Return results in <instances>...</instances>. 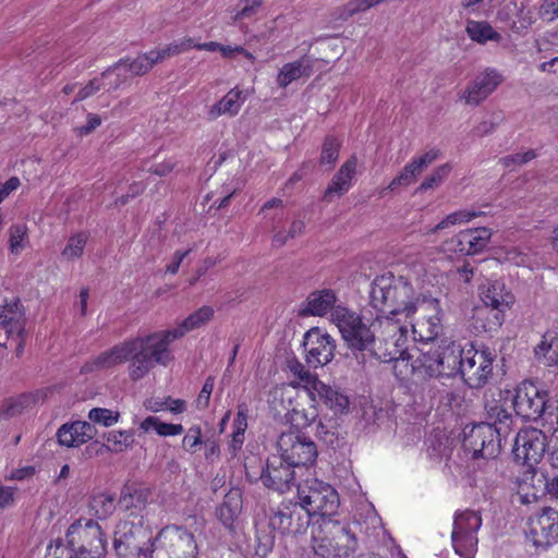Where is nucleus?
Wrapping results in <instances>:
<instances>
[{
    "instance_id": "nucleus-28",
    "label": "nucleus",
    "mask_w": 558,
    "mask_h": 558,
    "mask_svg": "<svg viewBox=\"0 0 558 558\" xmlns=\"http://www.w3.org/2000/svg\"><path fill=\"white\" fill-rule=\"evenodd\" d=\"M356 163V158L351 157L340 167L324 193L325 201L330 202L335 195L341 196L348 192L355 173Z\"/></svg>"
},
{
    "instance_id": "nucleus-19",
    "label": "nucleus",
    "mask_w": 558,
    "mask_h": 558,
    "mask_svg": "<svg viewBox=\"0 0 558 558\" xmlns=\"http://www.w3.org/2000/svg\"><path fill=\"white\" fill-rule=\"evenodd\" d=\"M295 468L294 464H291V462L287 461L280 454L272 456L268 458L260 480L266 487L284 493L291 488L294 482Z\"/></svg>"
},
{
    "instance_id": "nucleus-43",
    "label": "nucleus",
    "mask_w": 558,
    "mask_h": 558,
    "mask_svg": "<svg viewBox=\"0 0 558 558\" xmlns=\"http://www.w3.org/2000/svg\"><path fill=\"white\" fill-rule=\"evenodd\" d=\"M104 437H106L109 444L107 449L112 452H122L134 442V433L132 430H113L105 434Z\"/></svg>"
},
{
    "instance_id": "nucleus-12",
    "label": "nucleus",
    "mask_w": 558,
    "mask_h": 558,
    "mask_svg": "<svg viewBox=\"0 0 558 558\" xmlns=\"http://www.w3.org/2000/svg\"><path fill=\"white\" fill-rule=\"evenodd\" d=\"M495 357L487 348L477 350L471 345L466 349L460 373L464 383L472 389L484 387L493 375Z\"/></svg>"
},
{
    "instance_id": "nucleus-29",
    "label": "nucleus",
    "mask_w": 558,
    "mask_h": 558,
    "mask_svg": "<svg viewBox=\"0 0 558 558\" xmlns=\"http://www.w3.org/2000/svg\"><path fill=\"white\" fill-rule=\"evenodd\" d=\"M314 390L319 400L329 408L335 414H344L349 411V397L339 389L324 384L323 381L314 383Z\"/></svg>"
},
{
    "instance_id": "nucleus-61",
    "label": "nucleus",
    "mask_w": 558,
    "mask_h": 558,
    "mask_svg": "<svg viewBox=\"0 0 558 558\" xmlns=\"http://www.w3.org/2000/svg\"><path fill=\"white\" fill-rule=\"evenodd\" d=\"M215 379L214 377L209 376L205 380L203 388L201 392L198 393V397L196 399V405L198 409H206L209 405L210 396L214 389Z\"/></svg>"
},
{
    "instance_id": "nucleus-4",
    "label": "nucleus",
    "mask_w": 558,
    "mask_h": 558,
    "mask_svg": "<svg viewBox=\"0 0 558 558\" xmlns=\"http://www.w3.org/2000/svg\"><path fill=\"white\" fill-rule=\"evenodd\" d=\"M151 532L141 514L131 512L117 525L113 547L118 558H147L151 550Z\"/></svg>"
},
{
    "instance_id": "nucleus-24",
    "label": "nucleus",
    "mask_w": 558,
    "mask_h": 558,
    "mask_svg": "<svg viewBox=\"0 0 558 558\" xmlns=\"http://www.w3.org/2000/svg\"><path fill=\"white\" fill-rule=\"evenodd\" d=\"M154 65L155 62H153L151 53L148 52L138 56L132 61L129 59L119 60L102 73V77L110 73H116L119 81L114 87L118 88L129 77L146 74Z\"/></svg>"
},
{
    "instance_id": "nucleus-21",
    "label": "nucleus",
    "mask_w": 558,
    "mask_h": 558,
    "mask_svg": "<svg viewBox=\"0 0 558 558\" xmlns=\"http://www.w3.org/2000/svg\"><path fill=\"white\" fill-rule=\"evenodd\" d=\"M438 156V149H430L421 156L414 157L402 168L401 172L390 184L379 192L380 196L384 197L387 191L393 192L400 186H409L414 183L417 178L437 160Z\"/></svg>"
},
{
    "instance_id": "nucleus-37",
    "label": "nucleus",
    "mask_w": 558,
    "mask_h": 558,
    "mask_svg": "<svg viewBox=\"0 0 558 558\" xmlns=\"http://www.w3.org/2000/svg\"><path fill=\"white\" fill-rule=\"evenodd\" d=\"M326 520L323 519L319 525L312 531L311 547L319 558H335V545L330 535L325 531Z\"/></svg>"
},
{
    "instance_id": "nucleus-11",
    "label": "nucleus",
    "mask_w": 558,
    "mask_h": 558,
    "mask_svg": "<svg viewBox=\"0 0 558 558\" xmlns=\"http://www.w3.org/2000/svg\"><path fill=\"white\" fill-rule=\"evenodd\" d=\"M482 525L478 512L465 510L454 517L451 533L452 545L458 555L472 558L477 547V531Z\"/></svg>"
},
{
    "instance_id": "nucleus-6",
    "label": "nucleus",
    "mask_w": 558,
    "mask_h": 558,
    "mask_svg": "<svg viewBox=\"0 0 558 558\" xmlns=\"http://www.w3.org/2000/svg\"><path fill=\"white\" fill-rule=\"evenodd\" d=\"M195 536L185 527L167 525L151 543L150 558H196Z\"/></svg>"
},
{
    "instance_id": "nucleus-9",
    "label": "nucleus",
    "mask_w": 558,
    "mask_h": 558,
    "mask_svg": "<svg viewBox=\"0 0 558 558\" xmlns=\"http://www.w3.org/2000/svg\"><path fill=\"white\" fill-rule=\"evenodd\" d=\"M65 536L77 558H101L107 551L105 534L100 525L90 519L72 523Z\"/></svg>"
},
{
    "instance_id": "nucleus-44",
    "label": "nucleus",
    "mask_w": 558,
    "mask_h": 558,
    "mask_svg": "<svg viewBox=\"0 0 558 558\" xmlns=\"http://www.w3.org/2000/svg\"><path fill=\"white\" fill-rule=\"evenodd\" d=\"M340 147L341 141L339 138L333 135H327L322 146L319 163L331 168L338 160Z\"/></svg>"
},
{
    "instance_id": "nucleus-34",
    "label": "nucleus",
    "mask_w": 558,
    "mask_h": 558,
    "mask_svg": "<svg viewBox=\"0 0 558 558\" xmlns=\"http://www.w3.org/2000/svg\"><path fill=\"white\" fill-rule=\"evenodd\" d=\"M214 308L208 305H204L193 312L190 316H187L181 324L170 329L172 331V336L177 339L182 338L189 331L197 329L204 325H206L214 317Z\"/></svg>"
},
{
    "instance_id": "nucleus-5",
    "label": "nucleus",
    "mask_w": 558,
    "mask_h": 558,
    "mask_svg": "<svg viewBox=\"0 0 558 558\" xmlns=\"http://www.w3.org/2000/svg\"><path fill=\"white\" fill-rule=\"evenodd\" d=\"M556 400L548 398L546 390L539 389L533 381H522L513 398L515 414L525 421L543 418L558 425V407Z\"/></svg>"
},
{
    "instance_id": "nucleus-49",
    "label": "nucleus",
    "mask_w": 558,
    "mask_h": 558,
    "mask_svg": "<svg viewBox=\"0 0 558 558\" xmlns=\"http://www.w3.org/2000/svg\"><path fill=\"white\" fill-rule=\"evenodd\" d=\"M0 316H5L7 319L12 320L15 325L26 326L25 308L19 299L7 303L0 312Z\"/></svg>"
},
{
    "instance_id": "nucleus-50",
    "label": "nucleus",
    "mask_w": 558,
    "mask_h": 558,
    "mask_svg": "<svg viewBox=\"0 0 558 558\" xmlns=\"http://www.w3.org/2000/svg\"><path fill=\"white\" fill-rule=\"evenodd\" d=\"M120 417L119 412H113L109 409L94 408L88 413V418L96 424H100L105 427L114 425Z\"/></svg>"
},
{
    "instance_id": "nucleus-27",
    "label": "nucleus",
    "mask_w": 558,
    "mask_h": 558,
    "mask_svg": "<svg viewBox=\"0 0 558 558\" xmlns=\"http://www.w3.org/2000/svg\"><path fill=\"white\" fill-rule=\"evenodd\" d=\"M441 377H451L461 373L464 352L459 344L454 342L438 345Z\"/></svg>"
},
{
    "instance_id": "nucleus-23",
    "label": "nucleus",
    "mask_w": 558,
    "mask_h": 558,
    "mask_svg": "<svg viewBox=\"0 0 558 558\" xmlns=\"http://www.w3.org/2000/svg\"><path fill=\"white\" fill-rule=\"evenodd\" d=\"M501 81L502 77L496 70L486 69L474 77L462 98L466 104L477 106L497 88Z\"/></svg>"
},
{
    "instance_id": "nucleus-13",
    "label": "nucleus",
    "mask_w": 558,
    "mask_h": 558,
    "mask_svg": "<svg viewBox=\"0 0 558 558\" xmlns=\"http://www.w3.org/2000/svg\"><path fill=\"white\" fill-rule=\"evenodd\" d=\"M277 447L280 456L295 466L311 465L318 456L316 444L298 432H284L278 438Z\"/></svg>"
},
{
    "instance_id": "nucleus-62",
    "label": "nucleus",
    "mask_w": 558,
    "mask_h": 558,
    "mask_svg": "<svg viewBox=\"0 0 558 558\" xmlns=\"http://www.w3.org/2000/svg\"><path fill=\"white\" fill-rule=\"evenodd\" d=\"M175 166H177V161L170 158V159L163 160L162 162L149 166L147 168V171L149 173H153V174H156L159 177H166L172 172V170L174 169Z\"/></svg>"
},
{
    "instance_id": "nucleus-8",
    "label": "nucleus",
    "mask_w": 558,
    "mask_h": 558,
    "mask_svg": "<svg viewBox=\"0 0 558 558\" xmlns=\"http://www.w3.org/2000/svg\"><path fill=\"white\" fill-rule=\"evenodd\" d=\"M331 322L338 327L349 348L359 351H373L376 338L372 327L378 324L376 319L371 326H367L354 312L338 305L331 313Z\"/></svg>"
},
{
    "instance_id": "nucleus-58",
    "label": "nucleus",
    "mask_w": 558,
    "mask_h": 558,
    "mask_svg": "<svg viewBox=\"0 0 558 558\" xmlns=\"http://www.w3.org/2000/svg\"><path fill=\"white\" fill-rule=\"evenodd\" d=\"M371 8H373V4H371V0H351L342 8L340 17L342 20H348L354 14Z\"/></svg>"
},
{
    "instance_id": "nucleus-22",
    "label": "nucleus",
    "mask_w": 558,
    "mask_h": 558,
    "mask_svg": "<svg viewBox=\"0 0 558 558\" xmlns=\"http://www.w3.org/2000/svg\"><path fill=\"white\" fill-rule=\"evenodd\" d=\"M325 531L333 541L335 558H349L356 551L357 538L350 523L327 519Z\"/></svg>"
},
{
    "instance_id": "nucleus-45",
    "label": "nucleus",
    "mask_w": 558,
    "mask_h": 558,
    "mask_svg": "<svg viewBox=\"0 0 558 558\" xmlns=\"http://www.w3.org/2000/svg\"><path fill=\"white\" fill-rule=\"evenodd\" d=\"M476 216H477L476 211H472V210H468V209H461V210L451 213L446 218H444L440 222H438L433 229H430L429 233H435L437 231L447 229L452 226L469 222Z\"/></svg>"
},
{
    "instance_id": "nucleus-20",
    "label": "nucleus",
    "mask_w": 558,
    "mask_h": 558,
    "mask_svg": "<svg viewBox=\"0 0 558 558\" xmlns=\"http://www.w3.org/2000/svg\"><path fill=\"white\" fill-rule=\"evenodd\" d=\"M492 232L487 228L468 229L446 242L447 250L461 255H474L489 243Z\"/></svg>"
},
{
    "instance_id": "nucleus-7",
    "label": "nucleus",
    "mask_w": 558,
    "mask_h": 558,
    "mask_svg": "<svg viewBox=\"0 0 558 558\" xmlns=\"http://www.w3.org/2000/svg\"><path fill=\"white\" fill-rule=\"evenodd\" d=\"M298 498L304 509L312 515L331 519L340 505L337 490L317 478H310L298 485Z\"/></svg>"
},
{
    "instance_id": "nucleus-59",
    "label": "nucleus",
    "mask_w": 558,
    "mask_h": 558,
    "mask_svg": "<svg viewBox=\"0 0 558 558\" xmlns=\"http://www.w3.org/2000/svg\"><path fill=\"white\" fill-rule=\"evenodd\" d=\"M201 438H202L201 427L193 426L187 430L186 435L184 436L182 446L185 450L194 453V452H196L197 447L202 442Z\"/></svg>"
},
{
    "instance_id": "nucleus-40",
    "label": "nucleus",
    "mask_w": 558,
    "mask_h": 558,
    "mask_svg": "<svg viewBox=\"0 0 558 558\" xmlns=\"http://www.w3.org/2000/svg\"><path fill=\"white\" fill-rule=\"evenodd\" d=\"M504 10L509 12L515 11V19L511 21L510 27L514 33L521 34L526 31L533 24L532 13L524 3L518 8L515 3H509L505 5Z\"/></svg>"
},
{
    "instance_id": "nucleus-63",
    "label": "nucleus",
    "mask_w": 558,
    "mask_h": 558,
    "mask_svg": "<svg viewBox=\"0 0 558 558\" xmlns=\"http://www.w3.org/2000/svg\"><path fill=\"white\" fill-rule=\"evenodd\" d=\"M543 20L553 21L558 16V0H544L539 8Z\"/></svg>"
},
{
    "instance_id": "nucleus-18",
    "label": "nucleus",
    "mask_w": 558,
    "mask_h": 558,
    "mask_svg": "<svg viewBox=\"0 0 558 558\" xmlns=\"http://www.w3.org/2000/svg\"><path fill=\"white\" fill-rule=\"evenodd\" d=\"M303 347L307 365L317 368L333 359L336 342L331 336L314 327L305 332Z\"/></svg>"
},
{
    "instance_id": "nucleus-51",
    "label": "nucleus",
    "mask_w": 558,
    "mask_h": 558,
    "mask_svg": "<svg viewBox=\"0 0 558 558\" xmlns=\"http://www.w3.org/2000/svg\"><path fill=\"white\" fill-rule=\"evenodd\" d=\"M45 558H77L76 550L69 543L64 544L61 539L51 542L46 551Z\"/></svg>"
},
{
    "instance_id": "nucleus-36",
    "label": "nucleus",
    "mask_w": 558,
    "mask_h": 558,
    "mask_svg": "<svg viewBox=\"0 0 558 558\" xmlns=\"http://www.w3.org/2000/svg\"><path fill=\"white\" fill-rule=\"evenodd\" d=\"M415 372L426 377H441L438 347L422 351L412 364Z\"/></svg>"
},
{
    "instance_id": "nucleus-15",
    "label": "nucleus",
    "mask_w": 558,
    "mask_h": 558,
    "mask_svg": "<svg viewBox=\"0 0 558 558\" xmlns=\"http://www.w3.org/2000/svg\"><path fill=\"white\" fill-rule=\"evenodd\" d=\"M311 523V514L299 502H281L270 518V526L283 535L303 534Z\"/></svg>"
},
{
    "instance_id": "nucleus-2",
    "label": "nucleus",
    "mask_w": 558,
    "mask_h": 558,
    "mask_svg": "<svg viewBox=\"0 0 558 558\" xmlns=\"http://www.w3.org/2000/svg\"><path fill=\"white\" fill-rule=\"evenodd\" d=\"M427 296L417 293L411 282L402 277L386 274L372 283L371 303L383 315L398 319V315L410 318L418 308H423Z\"/></svg>"
},
{
    "instance_id": "nucleus-32",
    "label": "nucleus",
    "mask_w": 558,
    "mask_h": 558,
    "mask_svg": "<svg viewBox=\"0 0 558 558\" xmlns=\"http://www.w3.org/2000/svg\"><path fill=\"white\" fill-rule=\"evenodd\" d=\"M245 100L243 92L239 88L230 89L218 102L208 110V119L216 120L222 114L235 116Z\"/></svg>"
},
{
    "instance_id": "nucleus-30",
    "label": "nucleus",
    "mask_w": 558,
    "mask_h": 558,
    "mask_svg": "<svg viewBox=\"0 0 558 558\" xmlns=\"http://www.w3.org/2000/svg\"><path fill=\"white\" fill-rule=\"evenodd\" d=\"M151 496V489L136 483H126L121 488L118 504L125 510H143Z\"/></svg>"
},
{
    "instance_id": "nucleus-10",
    "label": "nucleus",
    "mask_w": 558,
    "mask_h": 558,
    "mask_svg": "<svg viewBox=\"0 0 558 558\" xmlns=\"http://www.w3.org/2000/svg\"><path fill=\"white\" fill-rule=\"evenodd\" d=\"M376 322L383 328L384 340L387 344L392 340L393 348H381L378 345L373 349V354L381 362L389 363L392 361L408 360L409 345V328L405 323L400 319H393L390 316H377Z\"/></svg>"
},
{
    "instance_id": "nucleus-25",
    "label": "nucleus",
    "mask_w": 558,
    "mask_h": 558,
    "mask_svg": "<svg viewBox=\"0 0 558 558\" xmlns=\"http://www.w3.org/2000/svg\"><path fill=\"white\" fill-rule=\"evenodd\" d=\"M485 410V422L484 424H488L490 427L495 428L498 436L507 437L511 432L512 426V415L508 412L505 402L499 399H488L485 398L484 402Z\"/></svg>"
},
{
    "instance_id": "nucleus-17",
    "label": "nucleus",
    "mask_w": 558,
    "mask_h": 558,
    "mask_svg": "<svg viewBox=\"0 0 558 558\" xmlns=\"http://www.w3.org/2000/svg\"><path fill=\"white\" fill-rule=\"evenodd\" d=\"M547 446L546 435L537 428H529L517 434L513 454L515 460L533 468L544 457Z\"/></svg>"
},
{
    "instance_id": "nucleus-33",
    "label": "nucleus",
    "mask_w": 558,
    "mask_h": 558,
    "mask_svg": "<svg viewBox=\"0 0 558 558\" xmlns=\"http://www.w3.org/2000/svg\"><path fill=\"white\" fill-rule=\"evenodd\" d=\"M242 510V494L240 489H230L223 498L221 506L217 509L216 513L221 523L232 529L235 519Z\"/></svg>"
},
{
    "instance_id": "nucleus-14",
    "label": "nucleus",
    "mask_w": 558,
    "mask_h": 558,
    "mask_svg": "<svg viewBox=\"0 0 558 558\" xmlns=\"http://www.w3.org/2000/svg\"><path fill=\"white\" fill-rule=\"evenodd\" d=\"M488 424L478 423L469 430L464 429L463 448L471 452L473 458L490 459L500 451L501 436Z\"/></svg>"
},
{
    "instance_id": "nucleus-39",
    "label": "nucleus",
    "mask_w": 558,
    "mask_h": 558,
    "mask_svg": "<svg viewBox=\"0 0 558 558\" xmlns=\"http://www.w3.org/2000/svg\"><path fill=\"white\" fill-rule=\"evenodd\" d=\"M430 307L435 313L427 316L425 322L422 325L427 326V335L425 340H434L442 330L440 313L441 310L439 307V302L437 299L427 296V302L425 303L422 310H426Z\"/></svg>"
},
{
    "instance_id": "nucleus-42",
    "label": "nucleus",
    "mask_w": 558,
    "mask_h": 558,
    "mask_svg": "<svg viewBox=\"0 0 558 558\" xmlns=\"http://www.w3.org/2000/svg\"><path fill=\"white\" fill-rule=\"evenodd\" d=\"M287 413L284 417L291 422L292 425L296 427H306L311 425L316 417L318 416L317 410L314 405H310L308 408H292L289 410L284 408Z\"/></svg>"
},
{
    "instance_id": "nucleus-57",
    "label": "nucleus",
    "mask_w": 558,
    "mask_h": 558,
    "mask_svg": "<svg viewBox=\"0 0 558 558\" xmlns=\"http://www.w3.org/2000/svg\"><path fill=\"white\" fill-rule=\"evenodd\" d=\"M26 236V228L22 225H14L10 228V251L17 254L23 247V240Z\"/></svg>"
},
{
    "instance_id": "nucleus-41",
    "label": "nucleus",
    "mask_w": 558,
    "mask_h": 558,
    "mask_svg": "<svg viewBox=\"0 0 558 558\" xmlns=\"http://www.w3.org/2000/svg\"><path fill=\"white\" fill-rule=\"evenodd\" d=\"M117 504L113 495L98 494L90 500V510L98 519H107L116 510Z\"/></svg>"
},
{
    "instance_id": "nucleus-60",
    "label": "nucleus",
    "mask_w": 558,
    "mask_h": 558,
    "mask_svg": "<svg viewBox=\"0 0 558 558\" xmlns=\"http://www.w3.org/2000/svg\"><path fill=\"white\" fill-rule=\"evenodd\" d=\"M289 369L293 375H295L296 377H299L302 381H304L306 384H312L314 386L315 381H319L318 379H316V377H314L310 373V371H307L304 367V365L302 363H300L296 360L289 362Z\"/></svg>"
},
{
    "instance_id": "nucleus-64",
    "label": "nucleus",
    "mask_w": 558,
    "mask_h": 558,
    "mask_svg": "<svg viewBox=\"0 0 558 558\" xmlns=\"http://www.w3.org/2000/svg\"><path fill=\"white\" fill-rule=\"evenodd\" d=\"M100 86H101V80L100 78H94L92 81H89V83L87 85H85L84 87H82L74 101H81L92 95H94L96 92H98L100 89Z\"/></svg>"
},
{
    "instance_id": "nucleus-31",
    "label": "nucleus",
    "mask_w": 558,
    "mask_h": 558,
    "mask_svg": "<svg viewBox=\"0 0 558 558\" xmlns=\"http://www.w3.org/2000/svg\"><path fill=\"white\" fill-rule=\"evenodd\" d=\"M41 398L43 393L35 391L5 400L0 408V421H7L22 414L26 409L35 405Z\"/></svg>"
},
{
    "instance_id": "nucleus-47",
    "label": "nucleus",
    "mask_w": 558,
    "mask_h": 558,
    "mask_svg": "<svg viewBox=\"0 0 558 558\" xmlns=\"http://www.w3.org/2000/svg\"><path fill=\"white\" fill-rule=\"evenodd\" d=\"M451 167L448 163L441 165L434 169L430 175L426 177L421 185L416 189V193H424L427 190L438 187L448 177Z\"/></svg>"
},
{
    "instance_id": "nucleus-38",
    "label": "nucleus",
    "mask_w": 558,
    "mask_h": 558,
    "mask_svg": "<svg viewBox=\"0 0 558 558\" xmlns=\"http://www.w3.org/2000/svg\"><path fill=\"white\" fill-rule=\"evenodd\" d=\"M465 31L469 37L478 44H485L488 40L497 43L501 40V35L484 21H468Z\"/></svg>"
},
{
    "instance_id": "nucleus-48",
    "label": "nucleus",
    "mask_w": 558,
    "mask_h": 558,
    "mask_svg": "<svg viewBox=\"0 0 558 558\" xmlns=\"http://www.w3.org/2000/svg\"><path fill=\"white\" fill-rule=\"evenodd\" d=\"M87 242V235L84 233H77L71 236L68 244L62 251V256L68 260H73L82 256L84 247Z\"/></svg>"
},
{
    "instance_id": "nucleus-1",
    "label": "nucleus",
    "mask_w": 558,
    "mask_h": 558,
    "mask_svg": "<svg viewBox=\"0 0 558 558\" xmlns=\"http://www.w3.org/2000/svg\"><path fill=\"white\" fill-rule=\"evenodd\" d=\"M172 335L171 330H161L126 340L87 361L81 372L87 374L107 369L130 360L129 376L131 380L137 381L145 377L156 364L166 366L172 361L169 345L177 340Z\"/></svg>"
},
{
    "instance_id": "nucleus-3",
    "label": "nucleus",
    "mask_w": 558,
    "mask_h": 558,
    "mask_svg": "<svg viewBox=\"0 0 558 558\" xmlns=\"http://www.w3.org/2000/svg\"><path fill=\"white\" fill-rule=\"evenodd\" d=\"M481 299L484 305L474 310V327L484 331L500 327L505 312L514 303V295L506 289L504 282L495 280L481 287Z\"/></svg>"
},
{
    "instance_id": "nucleus-26",
    "label": "nucleus",
    "mask_w": 558,
    "mask_h": 558,
    "mask_svg": "<svg viewBox=\"0 0 558 558\" xmlns=\"http://www.w3.org/2000/svg\"><path fill=\"white\" fill-rule=\"evenodd\" d=\"M336 293L331 289L316 290L308 294L306 301L300 310L301 316H324L329 311L331 313L337 307Z\"/></svg>"
},
{
    "instance_id": "nucleus-52",
    "label": "nucleus",
    "mask_w": 558,
    "mask_h": 558,
    "mask_svg": "<svg viewBox=\"0 0 558 558\" xmlns=\"http://www.w3.org/2000/svg\"><path fill=\"white\" fill-rule=\"evenodd\" d=\"M263 0H240L238 10L232 15V21L236 22L244 19H251L254 16L260 8Z\"/></svg>"
},
{
    "instance_id": "nucleus-53",
    "label": "nucleus",
    "mask_w": 558,
    "mask_h": 558,
    "mask_svg": "<svg viewBox=\"0 0 558 558\" xmlns=\"http://www.w3.org/2000/svg\"><path fill=\"white\" fill-rule=\"evenodd\" d=\"M25 335V326L13 323L7 319L5 316H0V339L8 340L9 338L16 336L22 337Z\"/></svg>"
},
{
    "instance_id": "nucleus-16",
    "label": "nucleus",
    "mask_w": 558,
    "mask_h": 558,
    "mask_svg": "<svg viewBox=\"0 0 558 558\" xmlns=\"http://www.w3.org/2000/svg\"><path fill=\"white\" fill-rule=\"evenodd\" d=\"M526 536L535 547L547 548L555 543L558 538V511L545 507L531 517Z\"/></svg>"
},
{
    "instance_id": "nucleus-56",
    "label": "nucleus",
    "mask_w": 558,
    "mask_h": 558,
    "mask_svg": "<svg viewBox=\"0 0 558 558\" xmlns=\"http://www.w3.org/2000/svg\"><path fill=\"white\" fill-rule=\"evenodd\" d=\"M535 157H536L535 151L533 149H529L524 153H518V154L505 156L500 159V163L506 168H510L513 165L522 166L524 163H527Z\"/></svg>"
},
{
    "instance_id": "nucleus-46",
    "label": "nucleus",
    "mask_w": 558,
    "mask_h": 558,
    "mask_svg": "<svg viewBox=\"0 0 558 558\" xmlns=\"http://www.w3.org/2000/svg\"><path fill=\"white\" fill-rule=\"evenodd\" d=\"M191 47H192V38L184 39L180 43H172L158 51H150L153 62H155V64H156L158 62L163 61L167 58H170V57L177 56L183 51H186Z\"/></svg>"
},
{
    "instance_id": "nucleus-54",
    "label": "nucleus",
    "mask_w": 558,
    "mask_h": 558,
    "mask_svg": "<svg viewBox=\"0 0 558 558\" xmlns=\"http://www.w3.org/2000/svg\"><path fill=\"white\" fill-rule=\"evenodd\" d=\"M74 434L76 437V444L81 446L93 439V437L96 435V428L89 422L76 421L74 422Z\"/></svg>"
},
{
    "instance_id": "nucleus-55",
    "label": "nucleus",
    "mask_w": 558,
    "mask_h": 558,
    "mask_svg": "<svg viewBox=\"0 0 558 558\" xmlns=\"http://www.w3.org/2000/svg\"><path fill=\"white\" fill-rule=\"evenodd\" d=\"M58 442L65 447H78L74 434V422L63 424L57 432Z\"/></svg>"
},
{
    "instance_id": "nucleus-35",
    "label": "nucleus",
    "mask_w": 558,
    "mask_h": 558,
    "mask_svg": "<svg viewBox=\"0 0 558 558\" xmlns=\"http://www.w3.org/2000/svg\"><path fill=\"white\" fill-rule=\"evenodd\" d=\"M312 74V64L306 57L298 61L284 64L278 73L277 83L280 87H287L293 81Z\"/></svg>"
}]
</instances>
